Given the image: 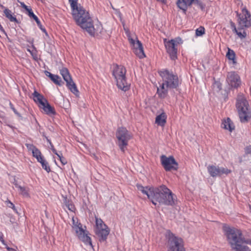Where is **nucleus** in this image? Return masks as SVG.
<instances>
[{
    "mask_svg": "<svg viewBox=\"0 0 251 251\" xmlns=\"http://www.w3.org/2000/svg\"><path fill=\"white\" fill-rule=\"evenodd\" d=\"M138 190L148 196V199L154 205H173L175 204V199L172 191L165 185L158 187H144L140 184L137 185Z\"/></svg>",
    "mask_w": 251,
    "mask_h": 251,
    "instance_id": "1",
    "label": "nucleus"
},
{
    "mask_svg": "<svg viewBox=\"0 0 251 251\" xmlns=\"http://www.w3.org/2000/svg\"><path fill=\"white\" fill-rule=\"evenodd\" d=\"M158 73L162 77L163 82L160 88H157V93L160 98L164 99L167 97L169 90L176 89L178 86V79L176 75L168 70H162Z\"/></svg>",
    "mask_w": 251,
    "mask_h": 251,
    "instance_id": "2",
    "label": "nucleus"
},
{
    "mask_svg": "<svg viewBox=\"0 0 251 251\" xmlns=\"http://www.w3.org/2000/svg\"><path fill=\"white\" fill-rule=\"evenodd\" d=\"M73 9V16L77 25L85 29L91 35L95 34V29L93 22L88 12L86 11L81 6H76Z\"/></svg>",
    "mask_w": 251,
    "mask_h": 251,
    "instance_id": "3",
    "label": "nucleus"
},
{
    "mask_svg": "<svg viewBox=\"0 0 251 251\" xmlns=\"http://www.w3.org/2000/svg\"><path fill=\"white\" fill-rule=\"evenodd\" d=\"M236 107L240 121L243 124L251 121V107L242 94L238 96Z\"/></svg>",
    "mask_w": 251,
    "mask_h": 251,
    "instance_id": "4",
    "label": "nucleus"
},
{
    "mask_svg": "<svg viewBox=\"0 0 251 251\" xmlns=\"http://www.w3.org/2000/svg\"><path fill=\"white\" fill-rule=\"evenodd\" d=\"M126 70L123 66L116 65L113 71V75L117 82L118 87L126 92L129 89V85L126 79Z\"/></svg>",
    "mask_w": 251,
    "mask_h": 251,
    "instance_id": "5",
    "label": "nucleus"
},
{
    "mask_svg": "<svg viewBox=\"0 0 251 251\" xmlns=\"http://www.w3.org/2000/svg\"><path fill=\"white\" fill-rule=\"evenodd\" d=\"M237 2L239 12L238 20L239 26L242 29L249 27L251 26V15L240 0H236V3Z\"/></svg>",
    "mask_w": 251,
    "mask_h": 251,
    "instance_id": "6",
    "label": "nucleus"
},
{
    "mask_svg": "<svg viewBox=\"0 0 251 251\" xmlns=\"http://www.w3.org/2000/svg\"><path fill=\"white\" fill-rule=\"evenodd\" d=\"M116 136L119 147L123 152H125L128 141L132 138V134L125 127H121L118 128Z\"/></svg>",
    "mask_w": 251,
    "mask_h": 251,
    "instance_id": "7",
    "label": "nucleus"
},
{
    "mask_svg": "<svg viewBox=\"0 0 251 251\" xmlns=\"http://www.w3.org/2000/svg\"><path fill=\"white\" fill-rule=\"evenodd\" d=\"M163 40L167 53L172 60H175L177 58V47L182 43V39L177 37L170 40L165 38Z\"/></svg>",
    "mask_w": 251,
    "mask_h": 251,
    "instance_id": "8",
    "label": "nucleus"
},
{
    "mask_svg": "<svg viewBox=\"0 0 251 251\" xmlns=\"http://www.w3.org/2000/svg\"><path fill=\"white\" fill-rule=\"evenodd\" d=\"M167 237L168 239V251H184L181 239L175 236L170 231L167 232Z\"/></svg>",
    "mask_w": 251,
    "mask_h": 251,
    "instance_id": "9",
    "label": "nucleus"
},
{
    "mask_svg": "<svg viewBox=\"0 0 251 251\" xmlns=\"http://www.w3.org/2000/svg\"><path fill=\"white\" fill-rule=\"evenodd\" d=\"M59 71L60 74L66 82L67 87L75 96H78L79 91L75 83L73 81L68 70L66 68L63 67Z\"/></svg>",
    "mask_w": 251,
    "mask_h": 251,
    "instance_id": "10",
    "label": "nucleus"
},
{
    "mask_svg": "<svg viewBox=\"0 0 251 251\" xmlns=\"http://www.w3.org/2000/svg\"><path fill=\"white\" fill-rule=\"evenodd\" d=\"M222 229L228 244L235 250V228L226 224H222Z\"/></svg>",
    "mask_w": 251,
    "mask_h": 251,
    "instance_id": "11",
    "label": "nucleus"
},
{
    "mask_svg": "<svg viewBox=\"0 0 251 251\" xmlns=\"http://www.w3.org/2000/svg\"><path fill=\"white\" fill-rule=\"evenodd\" d=\"M96 223L95 233L99 238V240L100 242L105 241L109 233V230L108 227L100 219L96 218Z\"/></svg>",
    "mask_w": 251,
    "mask_h": 251,
    "instance_id": "12",
    "label": "nucleus"
},
{
    "mask_svg": "<svg viewBox=\"0 0 251 251\" xmlns=\"http://www.w3.org/2000/svg\"><path fill=\"white\" fill-rule=\"evenodd\" d=\"M161 164L166 171L176 170L178 168V164L173 156L167 157L165 155L161 156Z\"/></svg>",
    "mask_w": 251,
    "mask_h": 251,
    "instance_id": "13",
    "label": "nucleus"
},
{
    "mask_svg": "<svg viewBox=\"0 0 251 251\" xmlns=\"http://www.w3.org/2000/svg\"><path fill=\"white\" fill-rule=\"evenodd\" d=\"M73 229L75 231L78 238L86 244H88L92 247L91 238L86 233L85 230L82 228V225L80 223L78 225L72 226Z\"/></svg>",
    "mask_w": 251,
    "mask_h": 251,
    "instance_id": "14",
    "label": "nucleus"
},
{
    "mask_svg": "<svg viewBox=\"0 0 251 251\" xmlns=\"http://www.w3.org/2000/svg\"><path fill=\"white\" fill-rule=\"evenodd\" d=\"M129 43L133 47V52L140 58L145 57L143 48L141 43L137 40V38L135 36L134 38H129Z\"/></svg>",
    "mask_w": 251,
    "mask_h": 251,
    "instance_id": "15",
    "label": "nucleus"
},
{
    "mask_svg": "<svg viewBox=\"0 0 251 251\" xmlns=\"http://www.w3.org/2000/svg\"><path fill=\"white\" fill-rule=\"evenodd\" d=\"M207 170L210 176L212 177L220 176L224 174L227 175L230 172L227 168L209 166Z\"/></svg>",
    "mask_w": 251,
    "mask_h": 251,
    "instance_id": "16",
    "label": "nucleus"
},
{
    "mask_svg": "<svg viewBox=\"0 0 251 251\" xmlns=\"http://www.w3.org/2000/svg\"><path fill=\"white\" fill-rule=\"evenodd\" d=\"M240 243H243V239L241 237L240 231L236 229V251H249L247 246L241 245Z\"/></svg>",
    "mask_w": 251,
    "mask_h": 251,
    "instance_id": "17",
    "label": "nucleus"
},
{
    "mask_svg": "<svg viewBox=\"0 0 251 251\" xmlns=\"http://www.w3.org/2000/svg\"><path fill=\"white\" fill-rule=\"evenodd\" d=\"M221 127L225 129L228 130L230 132L234 129V124L229 118L223 120Z\"/></svg>",
    "mask_w": 251,
    "mask_h": 251,
    "instance_id": "18",
    "label": "nucleus"
},
{
    "mask_svg": "<svg viewBox=\"0 0 251 251\" xmlns=\"http://www.w3.org/2000/svg\"><path fill=\"white\" fill-rule=\"evenodd\" d=\"M39 107L42 109L48 115H51L55 114L54 108L50 106L47 100H46V102L42 103V105H40Z\"/></svg>",
    "mask_w": 251,
    "mask_h": 251,
    "instance_id": "19",
    "label": "nucleus"
},
{
    "mask_svg": "<svg viewBox=\"0 0 251 251\" xmlns=\"http://www.w3.org/2000/svg\"><path fill=\"white\" fill-rule=\"evenodd\" d=\"M33 95V99L34 101L38 104L39 107L42 105V103H44L46 102L47 100L44 98V97L37 92L36 91H35L32 94Z\"/></svg>",
    "mask_w": 251,
    "mask_h": 251,
    "instance_id": "20",
    "label": "nucleus"
},
{
    "mask_svg": "<svg viewBox=\"0 0 251 251\" xmlns=\"http://www.w3.org/2000/svg\"><path fill=\"white\" fill-rule=\"evenodd\" d=\"M45 73L55 84L60 86L63 83L61 78L58 75H53L47 71H46Z\"/></svg>",
    "mask_w": 251,
    "mask_h": 251,
    "instance_id": "21",
    "label": "nucleus"
},
{
    "mask_svg": "<svg viewBox=\"0 0 251 251\" xmlns=\"http://www.w3.org/2000/svg\"><path fill=\"white\" fill-rule=\"evenodd\" d=\"M226 81L231 88L235 87V74L234 72L228 73L226 77Z\"/></svg>",
    "mask_w": 251,
    "mask_h": 251,
    "instance_id": "22",
    "label": "nucleus"
},
{
    "mask_svg": "<svg viewBox=\"0 0 251 251\" xmlns=\"http://www.w3.org/2000/svg\"><path fill=\"white\" fill-rule=\"evenodd\" d=\"M166 116L164 113H162L156 117L155 123L161 126H163L166 122Z\"/></svg>",
    "mask_w": 251,
    "mask_h": 251,
    "instance_id": "23",
    "label": "nucleus"
},
{
    "mask_svg": "<svg viewBox=\"0 0 251 251\" xmlns=\"http://www.w3.org/2000/svg\"><path fill=\"white\" fill-rule=\"evenodd\" d=\"M5 16L8 18L11 22H14L18 23V21L15 16H13L11 10L8 8H5L3 11Z\"/></svg>",
    "mask_w": 251,
    "mask_h": 251,
    "instance_id": "24",
    "label": "nucleus"
},
{
    "mask_svg": "<svg viewBox=\"0 0 251 251\" xmlns=\"http://www.w3.org/2000/svg\"><path fill=\"white\" fill-rule=\"evenodd\" d=\"M14 185L16 186V187L18 188L19 189V190L20 191V194L23 196L25 197H29V194H28V190L27 188L25 187H22L20 185H19L17 182H14Z\"/></svg>",
    "mask_w": 251,
    "mask_h": 251,
    "instance_id": "25",
    "label": "nucleus"
},
{
    "mask_svg": "<svg viewBox=\"0 0 251 251\" xmlns=\"http://www.w3.org/2000/svg\"><path fill=\"white\" fill-rule=\"evenodd\" d=\"M176 4L179 8L182 10L185 13L188 6V2L186 0H177Z\"/></svg>",
    "mask_w": 251,
    "mask_h": 251,
    "instance_id": "26",
    "label": "nucleus"
},
{
    "mask_svg": "<svg viewBox=\"0 0 251 251\" xmlns=\"http://www.w3.org/2000/svg\"><path fill=\"white\" fill-rule=\"evenodd\" d=\"M64 203L65 206L68 208V209L71 211V212H74L75 210V207L74 204L72 203V202L70 201L69 200L67 199V198H64Z\"/></svg>",
    "mask_w": 251,
    "mask_h": 251,
    "instance_id": "27",
    "label": "nucleus"
},
{
    "mask_svg": "<svg viewBox=\"0 0 251 251\" xmlns=\"http://www.w3.org/2000/svg\"><path fill=\"white\" fill-rule=\"evenodd\" d=\"M29 16L30 17H32L33 18L35 21H36L38 26L40 27V28L44 32H45L46 34H47L46 31V29L44 28H43L42 27V25L41 24V22H40V21L39 20L38 17L35 15L34 14V13H33V12H29Z\"/></svg>",
    "mask_w": 251,
    "mask_h": 251,
    "instance_id": "28",
    "label": "nucleus"
},
{
    "mask_svg": "<svg viewBox=\"0 0 251 251\" xmlns=\"http://www.w3.org/2000/svg\"><path fill=\"white\" fill-rule=\"evenodd\" d=\"M226 57L228 58V60H231L233 64L235 63V55L234 51L233 50H230L229 48H228V51L226 53Z\"/></svg>",
    "mask_w": 251,
    "mask_h": 251,
    "instance_id": "29",
    "label": "nucleus"
},
{
    "mask_svg": "<svg viewBox=\"0 0 251 251\" xmlns=\"http://www.w3.org/2000/svg\"><path fill=\"white\" fill-rule=\"evenodd\" d=\"M33 156L36 158L37 161L39 162L41 160L44 159V157L42 155L41 151L37 149L32 153Z\"/></svg>",
    "mask_w": 251,
    "mask_h": 251,
    "instance_id": "30",
    "label": "nucleus"
},
{
    "mask_svg": "<svg viewBox=\"0 0 251 251\" xmlns=\"http://www.w3.org/2000/svg\"><path fill=\"white\" fill-rule=\"evenodd\" d=\"M236 34L240 39L244 38L247 36V33L245 30L243 29H242L239 26L238 29H236Z\"/></svg>",
    "mask_w": 251,
    "mask_h": 251,
    "instance_id": "31",
    "label": "nucleus"
},
{
    "mask_svg": "<svg viewBox=\"0 0 251 251\" xmlns=\"http://www.w3.org/2000/svg\"><path fill=\"white\" fill-rule=\"evenodd\" d=\"M44 169H45L47 172H50V166L48 165V163L44 159L42 160H41L39 162Z\"/></svg>",
    "mask_w": 251,
    "mask_h": 251,
    "instance_id": "32",
    "label": "nucleus"
},
{
    "mask_svg": "<svg viewBox=\"0 0 251 251\" xmlns=\"http://www.w3.org/2000/svg\"><path fill=\"white\" fill-rule=\"evenodd\" d=\"M214 91L219 92L222 89V84L219 81H215L213 85Z\"/></svg>",
    "mask_w": 251,
    "mask_h": 251,
    "instance_id": "33",
    "label": "nucleus"
},
{
    "mask_svg": "<svg viewBox=\"0 0 251 251\" xmlns=\"http://www.w3.org/2000/svg\"><path fill=\"white\" fill-rule=\"evenodd\" d=\"M204 33V28L203 27H200L196 30V34L197 36H201Z\"/></svg>",
    "mask_w": 251,
    "mask_h": 251,
    "instance_id": "34",
    "label": "nucleus"
},
{
    "mask_svg": "<svg viewBox=\"0 0 251 251\" xmlns=\"http://www.w3.org/2000/svg\"><path fill=\"white\" fill-rule=\"evenodd\" d=\"M193 4L197 5L201 10H203L204 9V5L203 4L202 2L200 0H194Z\"/></svg>",
    "mask_w": 251,
    "mask_h": 251,
    "instance_id": "35",
    "label": "nucleus"
},
{
    "mask_svg": "<svg viewBox=\"0 0 251 251\" xmlns=\"http://www.w3.org/2000/svg\"><path fill=\"white\" fill-rule=\"evenodd\" d=\"M25 146L26 147L28 151H32V153H33L34 151L37 149L33 145L30 144H26Z\"/></svg>",
    "mask_w": 251,
    "mask_h": 251,
    "instance_id": "36",
    "label": "nucleus"
},
{
    "mask_svg": "<svg viewBox=\"0 0 251 251\" xmlns=\"http://www.w3.org/2000/svg\"><path fill=\"white\" fill-rule=\"evenodd\" d=\"M57 156L59 158L60 161L62 163L63 165H65L67 164V161L66 160V159L62 156V154L61 153H60L59 154H57Z\"/></svg>",
    "mask_w": 251,
    "mask_h": 251,
    "instance_id": "37",
    "label": "nucleus"
},
{
    "mask_svg": "<svg viewBox=\"0 0 251 251\" xmlns=\"http://www.w3.org/2000/svg\"><path fill=\"white\" fill-rule=\"evenodd\" d=\"M6 202L7 203V205L8 207L12 208L16 213H18V211L15 208L14 204L12 202L9 201H6Z\"/></svg>",
    "mask_w": 251,
    "mask_h": 251,
    "instance_id": "38",
    "label": "nucleus"
},
{
    "mask_svg": "<svg viewBox=\"0 0 251 251\" xmlns=\"http://www.w3.org/2000/svg\"><path fill=\"white\" fill-rule=\"evenodd\" d=\"M18 2H20L22 7L28 12V15L29 14V12H32L31 9H29L24 2H20L19 1Z\"/></svg>",
    "mask_w": 251,
    "mask_h": 251,
    "instance_id": "39",
    "label": "nucleus"
},
{
    "mask_svg": "<svg viewBox=\"0 0 251 251\" xmlns=\"http://www.w3.org/2000/svg\"><path fill=\"white\" fill-rule=\"evenodd\" d=\"M71 3V6L72 8L75 7L77 6V0H69Z\"/></svg>",
    "mask_w": 251,
    "mask_h": 251,
    "instance_id": "40",
    "label": "nucleus"
},
{
    "mask_svg": "<svg viewBox=\"0 0 251 251\" xmlns=\"http://www.w3.org/2000/svg\"><path fill=\"white\" fill-rule=\"evenodd\" d=\"M124 30L126 31V35H127V36L128 37V39L129 41V38H134L133 37H132V35L131 34L129 30L127 28L124 27Z\"/></svg>",
    "mask_w": 251,
    "mask_h": 251,
    "instance_id": "41",
    "label": "nucleus"
},
{
    "mask_svg": "<svg viewBox=\"0 0 251 251\" xmlns=\"http://www.w3.org/2000/svg\"><path fill=\"white\" fill-rule=\"evenodd\" d=\"M246 154H251V145L247 146L245 149Z\"/></svg>",
    "mask_w": 251,
    "mask_h": 251,
    "instance_id": "42",
    "label": "nucleus"
},
{
    "mask_svg": "<svg viewBox=\"0 0 251 251\" xmlns=\"http://www.w3.org/2000/svg\"><path fill=\"white\" fill-rule=\"evenodd\" d=\"M9 105H10V106L11 107V108L12 109V110L13 111V112L16 114H17V115H18L19 116H20V114L17 112V111L15 109V108L14 107V106L11 103V102H9Z\"/></svg>",
    "mask_w": 251,
    "mask_h": 251,
    "instance_id": "43",
    "label": "nucleus"
},
{
    "mask_svg": "<svg viewBox=\"0 0 251 251\" xmlns=\"http://www.w3.org/2000/svg\"><path fill=\"white\" fill-rule=\"evenodd\" d=\"M48 142L50 143V145L51 149L52 152L57 155V154H59V153L57 152L56 150L54 149L53 145L51 143L50 141H49V140H48Z\"/></svg>",
    "mask_w": 251,
    "mask_h": 251,
    "instance_id": "44",
    "label": "nucleus"
},
{
    "mask_svg": "<svg viewBox=\"0 0 251 251\" xmlns=\"http://www.w3.org/2000/svg\"><path fill=\"white\" fill-rule=\"evenodd\" d=\"M241 85V81L239 77L236 76V88L240 86Z\"/></svg>",
    "mask_w": 251,
    "mask_h": 251,
    "instance_id": "45",
    "label": "nucleus"
},
{
    "mask_svg": "<svg viewBox=\"0 0 251 251\" xmlns=\"http://www.w3.org/2000/svg\"><path fill=\"white\" fill-rule=\"evenodd\" d=\"M72 221H73V226H74V225H78L80 224V223L78 222V220L77 219H75L74 218H72Z\"/></svg>",
    "mask_w": 251,
    "mask_h": 251,
    "instance_id": "46",
    "label": "nucleus"
},
{
    "mask_svg": "<svg viewBox=\"0 0 251 251\" xmlns=\"http://www.w3.org/2000/svg\"><path fill=\"white\" fill-rule=\"evenodd\" d=\"M230 24L232 31H233L234 33H235V25H234V23L233 22H230Z\"/></svg>",
    "mask_w": 251,
    "mask_h": 251,
    "instance_id": "47",
    "label": "nucleus"
},
{
    "mask_svg": "<svg viewBox=\"0 0 251 251\" xmlns=\"http://www.w3.org/2000/svg\"><path fill=\"white\" fill-rule=\"evenodd\" d=\"M0 241L4 245H6V244H5V241L3 238V237H2V235H1V236H0Z\"/></svg>",
    "mask_w": 251,
    "mask_h": 251,
    "instance_id": "48",
    "label": "nucleus"
},
{
    "mask_svg": "<svg viewBox=\"0 0 251 251\" xmlns=\"http://www.w3.org/2000/svg\"><path fill=\"white\" fill-rule=\"evenodd\" d=\"M5 248H6V249L8 251H16V250L13 248H9V247H8L7 246V245H5Z\"/></svg>",
    "mask_w": 251,
    "mask_h": 251,
    "instance_id": "49",
    "label": "nucleus"
},
{
    "mask_svg": "<svg viewBox=\"0 0 251 251\" xmlns=\"http://www.w3.org/2000/svg\"><path fill=\"white\" fill-rule=\"evenodd\" d=\"M186 1L188 2V6H191L194 2V0H187Z\"/></svg>",
    "mask_w": 251,
    "mask_h": 251,
    "instance_id": "50",
    "label": "nucleus"
},
{
    "mask_svg": "<svg viewBox=\"0 0 251 251\" xmlns=\"http://www.w3.org/2000/svg\"><path fill=\"white\" fill-rule=\"evenodd\" d=\"M158 1H160L162 3H165L166 2V0H157Z\"/></svg>",
    "mask_w": 251,
    "mask_h": 251,
    "instance_id": "51",
    "label": "nucleus"
},
{
    "mask_svg": "<svg viewBox=\"0 0 251 251\" xmlns=\"http://www.w3.org/2000/svg\"><path fill=\"white\" fill-rule=\"evenodd\" d=\"M247 243L251 245V241H248Z\"/></svg>",
    "mask_w": 251,
    "mask_h": 251,
    "instance_id": "52",
    "label": "nucleus"
},
{
    "mask_svg": "<svg viewBox=\"0 0 251 251\" xmlns=\"http://www.w3.org/2000/svg\"><path fill=\"white\" fill-rule=\"evenodd\" d=\"M30 54L33 56H34V54H33V52L31 51V52H30Z\"/></svg>",
    "mask_w": 251,
    "mask_h": 251,
    "instance_id": "53",
    "label": "nucleus"
},
{
    "mask_svg": "<svg viewBox=\"0 0 251 251\" xmlns=\"http://www.w3.org/2000/svg\"><path fill=\"white\" fill-rule=\"evenodd\" d=\"M28 50V51H29L30 53L31 52V51L30 50H29V49H28V50Z\"/></svg>",
    "mask_w": 251,
    "mask_h": 251,
    "instance_id": "54",
    "label": "nucleus"
}]
</instances>
